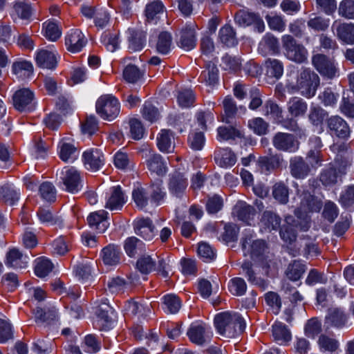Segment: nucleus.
Instances as JSON below:
<instances>
[{
  "instance_id": "nucleus-12",
  "label": "nucleus",
  "mask_w": 354,
  "mask_h": 354,
  "mask_svg": "<svg viewBox=\"0 0 354 354\" xmlns=\"http://www.w3.org/2000/svg\"><path fill=\"white\" fill-rule=\"evenodd\" d=\"M188 186L187 178L185 173L176 171L170 175L168 189L171 195L176 198H182Z\"/></svg>"
},
{
  "instance_id": "nucleus-17",
  "label": "nucleus",
  "mask_w": 354,
  "mask_h": 354,
  "mask_svg": "<svg viewBox=\"0 0 354 354\" xmlns=\"http://www.w3.org/2000/svg\"><path fill=\"white\" fill-rule=\"evenodd\" d=\"M322 207L320 200L315 198L310 194L305 193L302 196L301 205L299 209L295 211V214L298 218H306L307 213L319 212Z\"/></svg>"
},
{
  "instance_id": "nucleus-31",
  "label": "nucleus",
  "mask_w": 354,
  "mask_h": 354,
  "mask_svg": "<svg viewBox=\"0 0 354 354\" xmlns=\"http://www.w3.org/2000/svg\"><path fill=\"white\" fill-rule=\"evenodd\" d=\"M214 159L216 164L223 168L232 167L236 162V156L227 148L217 151L215 153Z\"/></svg>"
},
{
  "instance_id": "nucleus-19",
  "label": "nucleus",
  "mask_w": 354,
  "mask_h": 354,
  "mask_svg": "<svg viewBox=\"0 0 354 354\" xmlns=\"http://www.w3.org/2000/svg\"><path fill=\"white\" fill-rule=\"evenodd\" d=\"M82 157L87 169L95 171L104 165V155L99 149H88L84 152Z\"/></svg>"
},
{
  "instance_id": "nucleus-56",
  "label": "nucleus",
  "mask_w": 354,
  "mask_h": 354,
  "mask_svg": "<svg viewBox=\"0 0 354 354\" xmlns=\"http://www.w3.org/2000/svg\"><path fill=\"white\" fill-rule=\"evenodd\" d=\"M259 48L277 53L279 50V44L277 38L270 34H266L259 43Z\"/></svg>"
},
{
  "instance_id": "nucleus-20",
  "label": "nucleus",
  "mask_w": 354,
  "mask_h": 354,
  "mask_svg": "<svg viewBox=\"0 0 354 354\" xmlns=\"http://www.w3.org/2000/svg\"><path fill=\"white\" fill-rule=\"evenodd\" d=\"M274 146L279 150L295 152L298 149V142L289 133H278L273 139Z\"/></svg>"
},
{
  "instance_id": "nucleus-22",
  "label": "nucleus",
  "mask_w": 354,
  "mask_h": 354,
  "mask_svg": "<svg viewBox=\"0 0 354 354\" xmlns=\"http://www.w3.org/2000/svg\"><path fill=\"white\" fill-rule=\"evenodd\" d=\"M136 233L147 241H151L156 235V230L149 218H138L134 221Z\"/></svg>"
},
{
  "instance_id": "nucleus-57",
  "label": "nucleus",
  "mask_w": 354,
  "mask_h": 354,
  "mask_svg": "<svg viewBox=\"0 0 354 354\" xmlns=\"http://www.w3.org/2000/svg\"><path fill=\"white\" fill-rule=\"evenodd\" d=\"M171 45V37L170 34L167 32L160 33L156 44L157 51L159 53L166 55L170 51Z\"/></svg>"
},
{
  "instance_id": "nucleus-42",
  "label": "nucleus",
  "mask_w": 354,
  "mask_h": 354,
  "mask_svg": "<svg viewBox=\"0 0 354 354\" xmlns=\"http://www.w3.org/2000/svg\"><path fill=\"white\" fill-rule=\"evenodd\" d=\"M308 109L307 103L299 97H292L288 102V110L292 117L304 115Z\"/></svg>"
},
{
  "instance_id": "nucleus-62",
  "label": "nucleus",
  "mask_w": 354,
  "mask_h": 354,
  "mask_svg": "<svg viewBox=\"0 0 354 354\" xmlns=\"http://www.w3.org/2000/svg\"><path fill=\"white\" fill-rule=\"evenodd\" d=\"M37 216L39 222L44 225H53L59 221L58 217L54 216L48 208H40Z\"/></svg>"
},
{
  "instance_id": "nucleus-53",
  "label": "nucleus",
  "mask_w": 354,
  "mask_h": 354,
  "mask_svg": "<svg viewBox=\"0 0 354 354\" xmlns=\"http://www.w3.org/2000/svg\"><path fill=\"white\" fill-rule=\"evenodd\" d=\"M53 267V263L49 259L44 257L39 258L36 260L35 273L40 278L45 277L52 271Z\"/></svg>"
},
{
  "instance_id": "nucleus-63",
  "label": "nucleus",
  "mask_w": 354,
  "mask_h": 354,
  "mask_svg": "<svg viewBox=\"0 0 354 354\" xmlns=\"http://www.w3.org/2000/svg\"><path fill=\"white\" fill-rule=\"evenodd\" d=\"M142 77V73L139 68L131 64L127 65L123 71L124 79L129 83H135Z\"/></svg>"
},
{
  "instance_id": "nucleus-44",
  "label": "nucleus",
  "mask_w": 354,
  "mask_h": 354,
  "mask_svg": "<svg viewBox=\"0 0 354 354\" xmlns=\"http://www.w3.org/2000/svg\"><path fill=\"white\" fill-rule=\"evenodd\" d=\"M280 218L274 213L266 211L261 219V227L266 231L277 230L280 223Z\"/></svg>"
},
{
  "instance_id": "nucleus-28",
  "label": "nucleus",
  "mask_w": 354,
  "mask_h": 354,
  "mask_svg": "<svg viewBox=\"0 0 354 354\" xmlns=\"http://www.w3.org/2000/svg\"><path fill=\"white\" fill-rule=\"evenodd\" d=\"M333 28L336 30L337 36L342 41L348 44H354L353 24H337L335 21L333 25Z\"/></svg>"
},
{
  "instance_id": "nucleus-34",
  "label": "nucleus",
  "mask_w": 354,
  "mask_h": 354,
  "mask_svg": "<svg viewBox=\"0 0 354 354\" xmlns=\"http://www.w3.org/2000/svg\"><path fill=\"white\" fill-rule=\"evenodd\" d=\"M19 189L12 185H7L0 188V201L13 205L19 199Z\"/></svg>"
},
{
  "instance_id": "nucleus-23",
  "label": "nucleus",
  "mask_w": 354,
  "mask_h": 354,
  "mask_svg": "<svg viewBox=\"0 0 354 354\" xmlns=\"http://www.w3.org/2000/svg\"><path fill=\"white\" fill-rule=\"evenodd\" d=\"M327 327L343 328L348 326V318L338 308L330 309L326 317Z\"/></svg>"
},
{
  "instance_id": "nucleus-29",
  "label": "nucleus",
  "mask_w": 354,
  "mask_h": 354,
  "mask_svg": "<svg viewBox=\"0 0 354 354\" xmlns=\"http://www.w3.org/2000/svg\"><path fill=\"white\" fill-rule=\"evenodd\" d=\"M157 146L163 153H171L174 149V136L167 129H162L157 136Z\"/></svg>"
},
{
  "instance_id": "nucleus-26",
  "label": "nucleus",
  "mask_w": 354,
  "mask_h": 354,
  "mask_svg": "<svg viewBox=\"0 0 354 354\" xmlns=\"http://www.w3.org/2000/svg\"><path fill=\"white\" fill-rule=\"evenodd\" d=\"M328 126L331 133L339 138H346L349 136L350 129L347 123L339 116L331 117L328 121Z\"/></svg>"
},
{
  "instance_id": "nucleus-35",
  "label": "nucleus",
  "mask_w": 354,
  "mask_h": 354,
  "mask_svg": "<svg viewBox=\"0 0 354 354\" xmlns=\"http://www.w3.org/2000/svg\"><path fill=\"white\" fill-rule=\"evenodd\" d=\"M148 169L158 176L165 174L167 172L166 164L162 160V156L157 153H151L147 160Z\"/></svg>"
},
{
  "instance_id": "nucleus-52",
  "label": "nucleus",
  "mask_w": 354,
  "mask_h": 354,
  "mask_svg": "<svg viewBox=\"0 0 354 354\" xmlns=\"http://www.w3.org/2000/svg\"><path fill=\"white\" fill-rule=\"evenodd\" d=\"M241 131L234 127H220L217 129V140L220 142L241 137Z\"/></svg>"
},
{
  "instance_id": "nucleus-13",
  "label": "nucleus",
  "mask_w": 354,
  "mask_h": 354,
  "mask_svg": "<svg viewBox=\"0 0 354 354\" xmlns=\"http://www.w3.org/2000/svg\"><path fill=\"white\" fill-rule=\"evenodd\" d=\"M234 20L240 26H253L254 30L258 32H262L265 30L263 21L254 13L240 10L235 15Z\"/></svg>"
},
{
  "instance_id": "nucleus-59",
  "label": "nucleus",
  "mask_w": 354,
  "mask_h": 354,
  "mask_svg": "<svg viewBox=\"0 0 354 354\" xmlns=\"http://www.w3.org/2000/svg\"><path fill=\"white\" fill-rule=\"evenodd\" d=\"M267 74L276 79L280 78L283 73V66L281 61L277 59H268L266 62Z\"/></svg>"
},
{
  "instance_id": "nucleus-38",
  "label": "nucleus",
  "mask_w": 354,
  "mask_h": 354,
  "mask_svg": "<svg viewBox=\"0 0 354 354\" xmlns=\"http://www.w3.org/2000/svg\"><path fill=\"white\" fill-rule=\"evenodd\" d=\"M34 317L35 322L38 324H49L51 322L58 318L57 310L55 307L48 309V311H44L41 308H37L34 312Z\"/></svg>"
},
{
  "instance_id": "nucleus-48",
  "label": "nucleus",
  "mask_w": 354,
  "mask_h": 354,
  "mask_svg": "<svg viewBox=\"0 0 354 354\" xmlns=\"http://www.w3.org/2000/svg\"><path fill=\"white\" fill-rule=\"evenodd\" d=\"M43 30L46 38L51 41H56L62 35L61 28L55 21L45 22L43 26Z\"/></svg>"
},
{
  "instance_id": "nucleus-30",
  "label": "nucleus",
  "mask_w": 354,
  "mask_h": 354,
  "mask_svg": "<svg viewBox=\"0 0 354 354\" xmlns=\"http://www.w3.org/2000/svg\"><path fill=\"white\" fill-rule=\"evenodd\" d=\"M196 39L195 34V28L193 24L188 25L181 32L179 41V46L185 50H191L195 48Z\"/></svg>"
},
{
  "instance_id": "nucleus-58",
  "label": "nucleus",
  "mask_w": 354,
  "mask_h": 354,
  "mask_svg": "<svg viewBox=\"0 0 354 354\" xmlns=\"http://www.w3.org/2000/svg\"><path fill=\"white\" fill-rule=\"evenodd\" d=\"M321 331L322 322L315 317L309 319L304 326V333L309 338H315Z\"/></svg>"
},
{
  "instance_id": "nucleus-1",
  "label": "nucleus",
  "mask_w": 354,
  "mask_h": 354,
  "mask_svg": "<svg viewBox=\"0 0 354 354\" xmlns=\"http://www.w3.org/2000/svg\"><path fill=\"white\" fill-rule=\"evenodd\" d=\"M251 234L245 235L241 241L244 256H250L253 261H245L242 264L243 270L246 273L248 279L252 283L264 287L265 282L260 278L253 276L254 269L261 267L264 274H268L270 269L274 267V263L269 253H266L267 247L262 240H253Z\"/></svg>"
},
{
  "instance_id": "nucleus-2",
  "label": "nucleus",
  "mask_w": 354,
  "mask_h": 354,
  "mask_svg": "<svg viewBox=\"0 0 354 354\" xmlns=\"http://www.w3.org/2000/svg\"><path fill=\"white\" fill-rule=\"evenodd\" d=\"M214 325L219 335L228 338L237 336L245 328L244 319L235 312H224L216 315Z\"/></svg>"
},
{
  "instance_id": "nucleus-4",
  "label": "nucleus",
  "mask_w": 354,
  "mask_h": 354,
  "mask_svg": "<svg viewBox=\"0 0 354 354\" xmlns=\"http://www.w3.org/2000/svg\"><path fill=\"white\" fill-rule=\"evenodd\" d=\"M319 85V77L315 73L309 69H304L300 73L297 88L303 96L307 98L313 97Z\"/></svg>"
},
{
  "instance_id": "nucleus-24",
  "label": "nucleus",
  "mask_w": 354,
  "mask_h": 354,
  "mask_svg": "<svg viewBox=\"0 0 354 354\" xmlns=\"http://www.w3.org/2000/svg\"><path fill=\"white\" fill-rule=\"evenodd\" d=\"M107 214L108 213L104 210H99L91 213L87 217L89 225L100 233L104 232L109 225Z\"/></svg>"
},
{
  "instance_id": "nucleus-61",
  "label": "nucleus",
  "mask_w": 354,
  "mask_h": 354,
  "mask_svg": "<svg viewBox=\"0 0 354 354\" xmlns=\"http://www.w3.org/2000/svg\"><path fill=\"white\" fill-rule=\"evenodd\" d=\"M338 13L346 19H354V0H342L339 5Z\"/></svg>"
},
{
  "instance_id": "nucleus-5",
  "label": "nucleus",
  "mask_w": 354,
  "mask_h": 354,
  "mask_svg": "<svg viewBox=\"0 0 354 354\" xmlns=\"http://www.w3.org/2000/svg\"><path fill=\"white\" fill-rule=\"evenodd\" d=\"M281 39L283 53L288 59L297 63H303L307 59V50L303 45L297 44L292 37L285 35Z\"/></svg>"
},
{
  "instance_id": "nucleus-55",
  "label": "nucleus",
  "mask_w": 354,
  "mask_h": 354,
  "mask_svg": "<svg viewBox=\"0 0 354 354\" xmlns=\"http://www.w3.org/2000/svg\"><path fill=\"white\" fill-rule=\"evenodd\" d=\"M188 144L194 151L202 150L205 144V138L202 131H192L188 137Z\"/></svg>"
},
{
  "instance_id": "nucleus-40",
  "label": "nucleus",
  "mask_w": 354,
  "mask_h": 354,
  "mask_svg": "<svg viewBox=\"0 0 354 354\" xmlns=\"http://www.w3.org/2000/svg\"><path fill=\"white\" fill-rule=\"evenodd\" d=\"M317 344L319 351L322 353H333L339 347L337 339L326 334L319 335Z\"/></svg>"
},
{
  "instance_id": "nucleus-46",
  "label": "nucleus",
  "mask_w": 354,
  "mask_h": 354,
  "mask_svg": "<svg viewBox=\"0 0 354 354\" xmlns=\"http://www.w3.org/2000/svg\"><path fill=\"white\" fill-rule=\"evenodd\" d=\"M219 39L221 43L228 47H232L237 44L236 34L230 26L225 25L219 30Z\"/></svg>"
},
{
  "instance_id": "nucleus-64",
  "label": "nucleus",
  "mask_w": 354,
  "mask_h": 354,
  "mask_svg": "<svg viewBox=\"0 0 354 354\" xmlns=\"http://www.w3.org/2000/svg\"><path fill=\"white\" fill-rule=\"evenodd\" d=\"M339 214L337 206L332 201H328L325 203L322 216L324 219L333 223Z\"/></svg>"
},
{
  "instance_id": "nucleus-51",
  "label": "nucleus",
  "mask_w": 354,
  "mask_h": 354,
  "mask_svg": "<svg viewBox=\"0 0 354 354\" xmlns=\"http://www.w3.org/2000/svg\"><path fill=\"white\" fill-rule=\"evenodd\" d=\"M263 113L276 122H279L282 118L281 109L276 103L271 100L266 102L263 107Z\"/></svg>"
},
{
  "instance_id": "nucleus-45",
  "label": "nucleus",
  "mask_w": 354,
  "mask_h": 354,
  "mask_svg": "<svg viewBox=\"0 0 354 354\" xmlns=\"http://www.w3.org/2000/svg\"><path fill=\"white\" fill-rule=\"evenodd\" d=\"M218 68L214 64H208L206 69L201 73L200 79L205 84L214 87L218 83Z\"/></svg>"
},
{
  "instance_id": "nucleus-36",
  "label": "nucleus",
  "mask_w": 354,
  "mask_h": 354,
  "mask_svg": "<svg viewBox=\"0 0 354 354\" xmlns=\"http://www.w3.org/2000/svg\"><path fill=\"white\" fill-rule=\"evenodd\" d=\"M120 249L114 245H109L101 252V257L104 264L114 266L120 261Z\"/></svg>"
},
{
  "instance_id": "nucleus-7",
  "label": "nucleus",
  "mask_w": 354,
  "mask_h": 354,
  "mask_svg": "<svg viewBox=\"0 0 354 354\" xmlns=\"http://www.w3.org/2000/svg\"><path fill=\"white\" fill-rule=\"evenodd\" d=\"M137 268L143 274H147L157 268L164 277L169 276V265L163 259H160L156 255L152 257L144 255L137 261Z\"/></svg>"
},
{
  "instance_id": "nucleus-25",
  "label": "nucleus",
  "mask_w": 354,
  "mask_h": 354,
  "mask_svg": "<svg viewBox=\"0 0 354 354\" xmlns=\"http://www.w3.org/2000/svg\"><path fill=\"white\" fill-rule=\"evenodd\" d=\"M29 257L24 255L16 248L10 249L6 254V265L15 268H25L28 266Z\"/></svg>"
},
{
  "instance_id": "nucleus-60",
  "label": "nucleus",
  "mask_w": 354,
  "mask_h": 354,
  "mask_svg": "<svg viewBox=\"0 0 354 354\" xmlns=\"http://www.w3.org/2000/svg\"><path fill=\"white\" fill-rule=\"evenodd\" d=\"M305 271L304 266L299 261L290 263L286 270V276L292 281L299 280Z\"/></svg>"
},
{
  "instance_id": "nucleus-10",
  "label": "nucleus",
  "mask_w": 354,
  "mask_h": 354,
  "mask_svg": "<svg viewBox=\"0 0 354 354\" xmlns=\"http://www.w3.org/2000/svg\"><path fill=\"white\" fill-rule=\"evenodd\" d=\"M57 149L59 158L64 162H73L78 157L79 151L75 140L71 137L62 138Z\"/></svg>"
},
{
  "instance_id": "nucleus-18",
  "label": "nucleus",
  "mask_w": 354,
  "mask_h": 354,
  "mask_svg": "<svg viewBox=\"0 0 354 354\" xmlns=\"http://www.w3.org/2000/svg\"><path fill=\"white\" fill-rule=\"evenodd\" d=\"M86 40L80 30H71L65 37V45L68 51L73 53L80 52L86 45Z\"/></svg>"
},
{
  "instance_id": "nucleus-27",
  "label": "nucleus",
  "mask_w": 354,
  "mask_h": 354,
  "mask_svg": "<svg viewBox=\"0 0 354 354\" xmlns=\"http://www.w3.org/2000/svg\"><path fill=\"white\" fill-rule=\"evenodd\" d=\"M272 336L279 345H287L292 339V334L288 327L283 323L276 322L272 327Z\"/></svg>"
},
{
  "instance_id": "nucleus-14",
  "label": "nucleus",
  "mask_w": 354,
  "mask_h": 354,
  "mask_svg": "<svg viewBox=\"0 0 354 354\" xmlns=\"http://www.w3.org/2000/svg\"><path fill=\"white\" fill-rule=\"evenodd\" d=\"M127 197L120 186L111 187L105 196L104 207L111 211H118L126 203Z\"/></svg>"
},
{
  "instance_id": "nucleus-49",
  "label": "nucleus",
  "mask_w": 354,
  "mask_h": 354,
  "mask_svg": "<svg viewBox=\"0 0 354 354\" xmlns=\"http://www.w3.org/2000/svg\"><path fill=\"white\" fill-rule=\"evenodd\" d=\"M290 168L292 174L297 178H304L308 172V166L299 157H295L291 160Z\"/></svg>"
},
{
  "instance_id": "nucleus-15",
  "label": "nucleus",
  "mask_w": 354,
  "mask_h": 354,
  "mask_svg": "<svg viewBox=\"0 0 354 354\" xmlns=\"http://www.w3.org/2000/svg\"><path fill=\"white\" fill-rule=\"evenodd\" d=\"M115 317L113 308L108 304H103L97 312L96 325L100 330H108L113 327Z\"/></svg>"
},
{
  "instance_id": "nucleus-43",
  "label": "nucleus",
  "mask_w": 354,
  "mask_h": 354,
  "mask_svg": "<svg viewBox=\"0 0 354 354\" xmlns=\"http://www.w3.org/2000/svg\"><path fill=\"white\" fill-rule=\"evenodd\" d=\"M181 307V301L175 295L169 294L162 297V309L166 313L175 314Z\"/></svg>"
},
{
  "instance_id": "nucleus-9",
  "label": "nucleus",
  "mask_w": 354,
  "mask_h": 354,
  "mask_svg": "<svg viewBox=\"0 0 354 354\" xmlns=\"http://www.w3.org/2000/svg\"><path fill=\"white\" fill-rule=\"evenodd\" d=\"M187 335L190 341L197 345H203L207 343L212 336L211 328L203 322L193 323L188 331Z\"/></svg>"
},
{
  "instance_id": "nucleus-8",
  "label": "nucleus",
  "mask_w": 354,
  "mask_h": 354,
  "mask_svg": "<svg viewBox=\"0 0 354 354\" xmlns=\"http://www.w3.org/2000/svg\"><path fill=\"white\" fill-rule=\"evenodd\" d=\"M313 64L317 71L324 77L329 79L339 75V70L334 60L321 54L313 57Z\"/></svg>"
},
{
  "instance_id": "nucleus-50",
  "label": "nucleus",
  "mask_w": 354,
  "mask_h": 354,
  "mask_svg": "<svg viewBox=\"0 0 354 354\" xmlns=\"http://www.w3.org/2000/svg\"><path fill=\"white\" fill-rule=\"evenodd\" d=\"M145 248V244L138 238L132 236L128 238L124 245L126 253L129 257H133Z\"/></svg>"
},
{
  "instance_id": "nucleus-41",
  "label": "nucleus",
  "mask_w": 354,
  "mask_h": 354,
  "mask_svg": "<svg viewBox=\"0 0 354 354\" xmlns=\"http://www.w3.org/2000/svg\"><path fill=\"white\" fill-rule=\"evenodd\" d=\"M233 214H235L239 220L249 223L250 220L254 217V209L246 203L240 201L235 205Z\"/></svg>"
},
{
  "instance_id": "nucleus-32",
  "label": "nucleus",
  "mask_w": 354,
  "mask_h": 354,
  "mask_svg": "<svg viewBox=\"0 0 354 354\" xmlns=\"http://www.w3.org/2000/svg\"><path fill=\"white\" fill-rule=\"evenodd\" d=\"M286 225H283L280 230L281 238L287 243H291L296 239L295 228L297 227V223L291 216H288L285 218Z\"/></svg>"
},
{
  "instance_id": "nucleus-47",
  "label": "nucleus",
  "mask_w": 354,
  "mask_h": 354,
  "mask_svg": "<svg viewBox=\"0 0 354 354\" xmlns=\"http://www.w3.org/2000/svg\"><path fill=\"white\" fill-rule=\"evenodd\" d=\"M124 308L127 313L138 317H146L151 311L149 306L140 304L133 301H127Z\"/></svg>"
},
{
  "instance_id": "nucleus-21",
  "label": "nucleus",
  "mask_w": 354,
  "mask_h": 354,
  "mask_svg": "<svg viewBox=\"0 0 354 354\" xmlns=\"http://www.w3.org/2000/svg\"><path fill=\"white\" fill-rule=\"evenodd\" d=\"M35 58L37 65L42 68L53 69L57 63L55 51L51 49L37 50Z\"/></svg>"
},
{
  "instance_id": "nucleus-11",
  "label": "nucleus",
  "mask_w": 354,
  "mask_h": 354,
  "mask_svg": "<svg viewBox=\"0 0 354 354\" xmlns=\"http://www.w3.org/2000/svg\"><path fill=\"white\" fill-rule=\"evenodd\" d=\"M13 105L19 111H28L34 108V93L29 88L17 90L12 97Z\"/></svg>"
},
{
  "instance_id": "nucleus-39",
  "label": "nucleus",
  "mask_w": 354,
  "mask_h": 354,
  "mask_svg": "<svg viewBox=\"0 0 354 354\" xmlns=\"http://www.w3.org/2000/svg\"><path fill=\"white\" fill-rule=\"evenodd\" d=\"M165 15L164 6L160 1H156L147 4L146 7V17L150 23H156Z\"/></svg>"
},
{
  "instance_id": "nucleus-3",
  "label": "nucleus",
  "mask_w": 354,
  "mask_h": 354,
  "mask_svg": "<svg viewBox=\"0 0 354 354\" xmlns=\"http://www.w3.org/2000/svg\"><path fill=\"white\" fill-rule=\"evenodd\" d=\"M97 113L108 121L115 120L120 112V103L117 97L111 94L101 95L95 104Z\"/></svg>"
},
{
  "instance_id": "nucleus-33",
  "label": "nucleus",
  "mask_w": 354,
  "mask_h": 354,
  "mask_svg": "<svg viewBox=\"0 0 354 354\" xmlns=\"http://www.w3.org/2000/svg\"><path fill=\"white\" fill-rule=\"evenodd\" d=\"M31 14L30 6L27 2L16 1L13 6L11 16L13 20L17 22L19 20H28Z\"/></svg>"
},
{
  "instance_id": "nucleus-16",
  "label": "nucleus",
  "mask_w": 354,
  "mask_h": 354,
  "mask_svg": "<svg viewBox=\"0 0 354 354\" xmlns=\"http://www.w3.org/2000/svg\"><path fill=\"white\" fill-rule=\"evenodd\" d=\"M11 73L15 79L19 81H25L32 77L34 67L31 62L24 59H17L12 64Z\"/></svg>"
},
{
  "instance_id": "nucleus-54",
  "label": "nucleus",
  "mask_w": 354,
  "mask_h": 354,
  "mask_svg": "<svg viewBox=\"0 0 354 354\" xmlns=\"http://www.w3.org/2000/svg\"><path fill=\"white\" fill-rule=\"evenodd\" d=\"M141 113L143 118L150 122H156L160 117L158 109L149 102H145Z\"/></svg>"
},
{
  "instance_id": "nucleus-37",
  "label": "nucleus",
  "mask_w": 354,
  "mask_h": 354,
  "mask_svg": "<svg viewBox=\"0 0 354 354\" xmlns=\"http://www.w3.org/2000/svg\"><path fill=\"white\" fill-rule=\"evenodd\" d=\"M129 49L132 52L141 50L145 42V35L141 32L135 31L132 29L128 30Z\"/></svg>"
},
{
  "instance_id": "nucleus-6",
  "label": "nucleus",
  "mask_w": 354,
  "mask_h": 354,
  "mask_svg": "<svg viewBox=\"0 0 354 354\" xmlns=\"http://www.w3.org/2000/svg\"><path fill=\"white\" fill-rule=\"evenodd\" d=\"M57 175L64 186L63 189L67 192L76 193L82 189V177L75 167H64Z\"/></svg>"
}]
</instances>
